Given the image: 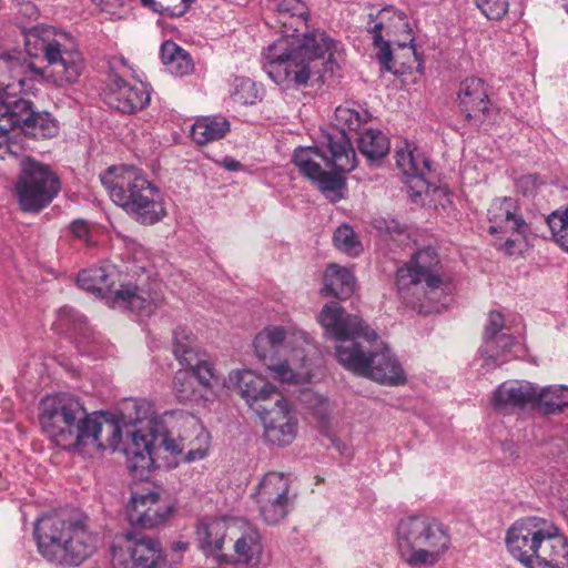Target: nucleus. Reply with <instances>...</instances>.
Listing matches in <instances>:
<instances>
[{
    "mask_svg": "<svg viewBox=\"0 0 568 568\" xmlns=\"http://www.w3.org/2000/svg\"><path fill=\"white\" fill-rule=\"evenodd\" d=\"M307 7L302 0H281L276 21L283 39L268 45L263 53V69L276 84L284 89L306 85L317 75L326 54L332 57L335 42L320 29L310 30Z\"/></svg>",
    "mask_w": 568,
    "mask_h": 568,
    "instance_id": "1",
    "label": "nucleus"
},
{
    "mask_svg": "<svg viewBox=\"0 0 568 568\" xmlns=\"http://www.w3.org/2000/svg\"><path fill=\"white\" fill-rule=\"evenodd\" d=\"M39 423L57 446L83 456L116 448L122 436L119 424L101 414L88 413L81 400L68 393L41 399Z\"/></svg>",
    "mask_w": 568,
    "mask_h": 568,
    "instance_id": "2",
    "label": "nucleus"
},
{
    "mask_svg": "<svg viewBox=\"0 0 568 568\" xmlns=\"http://www.w3.org/2000/svg\"><path fill=\"white\" fill-rule=\"evenodd\" d=\"M26 51L31 57L42 54L48 62L47 69H38L21 54L0 57V85L13 88L14 82L21 91L28 92L31 85L27 74L33 73L54 87L63 88L73 84L83 70V59L79 50L67 48L54 37L51 28H30L24 33Z\"/></svg>",
    "mask_w": 568,
    "mask_h": 568,
    "instance_id": "3",
    "label": "nucleus"
},
{
    "mask_svg": "<svg viewBox=\"0 0 568 568\" xmlns=\"http://www.w3.org/2000/svg\"><path fill=\"white\" fill-rule=\"evenodd\" d=\"M26 51L31 57L42 54L48 62L47 69H38L21 54L0 57V85L13 88L14 82L21 91L28 92L31 85L27 74L33 73L54 87L63 88L73 84L83 70V59L79 50L67 48L54 37L51 28H30L24 33Z\"/></svg>",
    "mask_w": 568,
    "mask_h": 568,
    "instance_id": "4",
    "label": "nucleus"
},
{
    "mask_svg": "<svg viewBox=\"0 0 568 568\" xmlns=\"http://www.w3.org/2000/svg\"><path fill=\"white\" fill-rule=\"evenodd\" d=\"M111 200L135 222L153 225L165 215L164 199L160 189L135 166H111L100 175Z\"/></svg>",
    "mask_w": 568,
    "mask_h": 568,
    "instance_id": "5",
    "label": "nucleus"
},
{
    "mask_svg": "<svg viewBox=\"0 0 568 568\" xmlns=\"http://www.w3.org/2000/svg\"><path fill=\"white\" fill-rule=\"evenodd\" d=\"M34 536L41 556L58 565L79 566L95 549L93 537L80 518L45 515L37 520Z\"/></svg>",
    "mask_w": 568,
    "mask_h": 568,
    "instance_id": "6",
    "label": "nucleus"
},
{
    "mask_svg": "<svg viewBox=\"0 0 568 568\" xmlns=\"http://www.w3.org/2000/svg\"><path fill=\"white\" fill-rule=\"evenodd\" d=\"M397 546L410 567L434 566L449 548L450 536L439 520L410 516L398 523Z\"/></svg>",
    "mask_w": 568,
    "mask_h": 568,
    "instance_id": "7",
    "label": "nucleus"
},
{
    "mask_svg": "<svg viewBox=\"0 0 568 568\" xmlns=\"http://www.w3.org/2000/svg\"><path fill=\"white\" fill-rule=\"evenodd\" d=\"M19 128L34 139H50L58 134L59 125L49 112L36 111L27 99H3L0 97V159L16 156V143L10 132Z\"/></svg>",
    "mask_w": 568,
    "mask_h": 568,
    "instance_id": "8",
    "label": "nucleus"
},
{
    "mask_svg": "<svg viewBox=\"0 0 568 568\" xmlns=\"http://www.w3.org/2000/svg\"><path fill=\"white\" fill-rule=\"evenodd\" d=\"M60 191V178L49 164L30 156L20 161L13 192L22 212L39 213L58 196Z\"/></svg>",
    "mask_w": 568,
    "mask_h": 568,
    "instance_id": "9",
    "label": "nucleus"
},
{
    "mask_svg": "<svg viewBox=\"0 0 568 568\" xmlns=\"http://www.w3.org/2000/svg\"><path fill=\"white\" fill-rule=\"evenodd\" d=\"M439 258L432 246L419 248L410 261L397 271L396 285L405 304L415 308L423 307V300H433V295L443 284L436 273Z\"/></svg>",
    "mask_w": 568,
    "mask_h": 568,
    "instance_id": "10",
    "label": "nucleus"
},
{
    "mask_svg": "<svg viewBox=\"0 0 568 568\" xmlns=\"http://www.w3.org/2000/svg\"><path fill=\"white\" fill-rule=\"evenodd\" d=\"M338 363L347 371L371 378L384 385L397 386L405 384L406 375L388 347L379 351L358 346L342 347Z\"/></svg>",
    "mask_w": 568,
    "mask_h": 568,
    "instance_id": "11",
    "label": "nucleus"
},
{
    "mask_svg": "<svg viewBox=\"0 0 568 568\" xmlns=\"http://www.w3.org/2000/svg\"><path fill=\"white\" fill-rule=\"evenodd\" d=\"M368 32L372 34L374 45L377 48L376 57L382 65V70L394 74L403 73L395 67V60L390 50V44L399 48H406L413 42L412 30L407 16L400 11L383 9L376 16L373 26H368Z\"/></svg>",
    "mask_w": 568,
    "mask_h": 568,
    "instance_id": "12",
    "label": "nucleus"
},
{
    "mask_svg": "<svg viewBox=\"0 0 568 568\" xmlns=\"http://www.w3.org/2000/svg\"><path fill=\"white\" fill-rule=\"evenodd\" d=\"M318 323L325 331V335L338 342L336 358L342 347L358 346L359 338L368 343L375 342L378 335L357 315L348 314L337 302L324 305L317 316Z\"/></svg>",
    "mask_w": 568,
    "mask_h": 568,
    "instance_id": "13",
    "label": "nucleus"
},
{
    "mask_svg": "<svg viewBox=\"0 0 568 568\" xmlns=\"http://www.w3.org/2000/svg\"><path fill=\"white\" fill-rule=\"evenodd\" d=\"M286 331L281 326H268L260 332L253 346L256 357L272 373L273 378L282 383H302L308 379V372H296L288 358L281 359L285 348Z\"/></svg>",
    "mask_w": 568,
    "mask_h": 568,
    "instance_id": "14",
    "label": "nucleus"
},
{
    "mask_svg": "<svg viewBox=\"0 0 568 568\" xmlns=\"http://www.w3.org/2000/svg\"><path fill=\"white\" fill-rule=\"evenodd\" d=\"M111 552L113 561L120 564L129 555L132 568H169L160 544L141 532L125 531L116 535Z\"/></svg>",
    "mask_w": 568,
    "mask_h": 568,
    "instance_id": "15",
    "label": "nucleus"
},
{
    "mask_svg": "<svg viewBox=\"0 0 568 568\" xmlns=\"http://www.w3.org/2000/svg\"><path fill=\"white\" fill-rule=\"evenodd\" d=\"M334 121L336 133L325 136L324 146L332 153V162L339 172H351L355 169L356 162L347 131L356 132L365 118L351 108L338 106L335 110Z\"/></svg>",
    "mask_w": 568,
    "mask_h": 568,
    "instance_id": "16",
    "label": "nucleus"
},
{
    "mask_svg": "<svg viewBox=\"0 0 568 568\" xmlns=\"http://www.w3.org/2000/svg\"><path fill=\"white\" fill-rule=\"evenodd\" d=\"M256 410L264 426V437L270 444L284 447L295 439L298 420L287 399L278 396L271 408L260 405Z\"/></svg>",
    "mask_w": 568,
    "mask_h": 568,
    "instance_id": "17",
    "label": "nucleus"
},
{
    "mask_svg": "<svg viewBox=\"0 0 568 568\" xmlns=\"http://www.w3.org/2000/svg\"><path fill=\"white\" fill-rule=\"evenodd\" d=\"M547 521L538 517H528L516 521L506 534V546L510 555L526 567L531 565V559L539 546V539L544 536Z\"/></svg>",
    "mask_w": 568,
    "mask_h": 568,
    "instance_id": "18",
    "label": "nucleus"
},
{
    "mask_svg": "<svg viewBox=\"0 0 568 568\" xmlns=\"http://www.w3.org/2000/svg\"><path fill=\"white\" fill-rule=\"evenodd\" d=\"M396 163L406 176L407 193L413 201L417 202V199L428 195L430 191L445 193L443 189L433 187L426 180V174L430 172V162L423 153L400 150L396 154Z\"/></svg>",
    "mask_w": 568,
    "mask_h": 568,
    "instance_id": "19",
    "label": "nucleus"
},
{
    "mask_svg": "<svg viewBox=\"0 0 568 568\" xmlns=\"http://www.w3.org/2000/svg\"><path fill=\"white\" fill-rule=\"evenodd\" d=\"M104 101L121 113L133 114L149 104L150 93L142 83L131 84L112 73L104 92Z\"/></svg>",
    "mask_w": 568,
    "mask_h": 568,
    "instance_id": "20",
    "label": "nucleus"
},
{
    "mask_svg": "<svg viewBox=\"0 0 568 568\" xmlns=\"http://www.w3.org/2000/svg\"><path fill=\"white\" fill-rule=\"evenodd\" d=\"M171 510L166 503L161 501L158 493L148 491L141 495L134 494L131 497L126 514L132 526L152 529L163 524Z\"/></svg>",
    "mask_w": 568,
    "mask_h": 568,
    "instance_id": "21",
    "label": "nucleus"
},
{
    "mask_svg": "<svg viewBox=\"0 0 568 568\" xmlns=\"http://www.w3.org/2000/svg\"><path fill=\"white\" fill-rule=\"evenodd\" d=\"M490 234H527L529 226L519 213L517 201L510 196L495 199L487 212Z\"/></svg>",
    "mask_w": 568,
    "mask_h": 568,
    "instance_id": "22",
    "label": "nucleus"
},
{
    "mask_svg": "<svg viewBox=\"0 0 568 568\" xmlns=\"http://www.w3.org/2000/svg\"><path fill=\"white\" fill-rule=\"evenodd\" d=\"M528 568H568V542L559 529L547 523Z\"/></svg>",
    "mask_w": 568,
    "mask_h": 568,
    "instance_id": "23",
    "label": "nucleus"
},
{
    "mask_svg": "<svg viewBox=\"0 0 568 568\" xmlns=\"http://www.w3.org/2000/svg\"><path fill=\"white\" fill-rule=\"evenodd\" d=\"M159 423L151 420L146 427L132 433L131 444L126 456L131 469H150L154 464V453L158 449Z\"/></svg>",
    "mask_w": 568,
    "mask_h": 568,
    "instance_id": "24",
    "label": "nucleus"
},
{
    "mask_svg": "<svg viewBox=\"0 0 568 568\" xmlns=\"http://www.w3.org/2000/svg\"><path fill=\"white\" fill-rule=\"evenodd\" d=\"M230 386L237 389L242 398L252 406L254 403L264 402L277 394L276 388L267 383L262 376L250 369L235 371L229 376Z\"/></svg>",
    "mask_w": 568,
    "mask_h": 568,
    "instance_id": "25",
    "label": "nucleus"
},
{
    "mask_svg": "<svg viewBox=\"0 0 568 568\" xmlns=\"http://www.w3.org/2000/svg\"><path fill=\"white\" fill-rule=\"evenodd\" d=\"M161 301L162 297L158 293L151 294L141 287L124 286L114 290V296L110 305L141 316H149Z\"/></svg>",
    "mask_w": 568,
    "mask_h": 568,
    "instance_id": "26",
    "label": "nucleus"
},
{
    "mask_svg": "<svg viewBox=\"0 0 568 568\" xmlns=\"http://www.w3.org/2000/svg\"><path fill=\"white\" fill-rule=\"evenodd\" d=\"M537 395V388L529 382L507 381L500 384L494 392V406L500 410L515 407H524L532 404Z\"/></svg>",
    "mask_w": 568,
    "mask_h": 568,
    "instance_id": "27",
    "label": "nucleus"
},
{
    "mask_svg": "<svg viewBox=\"0 0 568 568\" xmlns=\"http://www.w3.org/2000/svg\"><path fill=\"white\" fill-rule=\"evenodd\" d=\"M115 280L116 272L112 266L90 267L79 273L78 285L111 303L114 296L112 287Z\"/></svg>",
    "mask_w": 568,
    "mask_h": 568,
    "instance_id": "28",
    "label": "nucleus"
},
{
    "mask_svg": "<svg viewBox=\"0 0 568 568\" xmlns=\"http://www.w3.org/2000/svg\"><path fill=\"white\" fill-rule=\"evenodd\" d=\"M321 162H324L328 168L339 171L332 162L331 152L328 156L318 148L313 146H300L294 151L293 163L298 168L300 173L311 181L314 178H318V173L323 170Z\"/></svg>",
    "mask_w": 568,
    "mask_h": 568,
    "instance_id": "29",
    "label": "nucleus"
},
{
    "mask_svg": "<svg viewBox=\"0 0 568 568\" xmlns=\"http://www.w3.org/2000/svg\"><path fill=\"white\" fill-rule=\"evenodd\" d=\"M226 523L219 518H203L196 526V538L201 549L217 555L223 549Z\"/></svg>",
    "mask_w": 568,
    "mask_h": 568,
    "instance_id": "30",
    "label": "nucleus"
},
{
    "mask_svg": "<svg viewBox=\"0 0 568 568\" xmlns=\"http://www.w3.org/2000/svg\"><path fill=\"white\" fill-rule=\"evenodd\" d=\"M324 295H333L338 298L349 297L355 288V277L353 273L338 264H329L324 274Z\"/></svg>",
    "mask_w": 568,
    "mask_h": 568,
    "instance_id": "31",
    "label": "nucleus"
},
{
    "mask_svg": "<svg viewBox=\"0 0 568 568\" xmlns=\"http://www.w3.org/2000/svg\"><path fill=\"white\" fill-rule=\"evenodd\" d=\"M488 94L484 82L477 78L464 80V108H466V119H481L489 109Z\"/></svg>",
    "mask_w": 568,
    "mask_h": 568,
    "instance_id": "32",
    "label": "nucleus"
},
{
    "mask_svg": "<svg viewBox=\"0 0 568 568\" xmlns=\"http://www.w3.org/2000/svg\"><path fill=\"white\" fill-rule=\"evenodd\" d=\"M230 131V122L221 116H204L197 119L191 128V138L199 144L204 145L217 141Z\"/></svg>",
    "mask_w": 568,
    "mask_h": 568,
    "instance_id": "33",
    "label": "nucleus"
},
{
    "mask_svg": "<svg viewBox=\"0 0 568 568\" xmlns=\"http://www.w3.org/2000/svg\"><path fill=\"white\" fill-rule=\"evenodd\" d=\"M161 60L168 70L178 77L191 73L194 64L191 55L174 41H164L161 45Z\"/></svg>",
    "mask_w": 568,
    "mask_h": 568,
    "instance_id": "34",
    "label": "nucleus"
},
{
    "mask_svg": "<svg viewBox=\"0 0 568 568\" xmlns=\"http://www.w3.org/2000/svg\"><path fill=\"white\" fill-rule=\"evenodd\" d=\"M532 404L546 415L559 414L568 407V387L564 385L544 387L537 390Z\"/></svg>",
    "mask_w": 568,
    "mask_h": 568,
    "instance_id": "35",
    "label": "nucleus"
},
{
    "mask_svg": "<svg viewBox=\"0 0 568 568\" xmlns=\"http://www.w3.org/2000/svg\"><path fill=\"white\" fill-rule=\"evenodd\" d=\"M517 346L516 339L506 333L486 339L483 348L485 354V366L495 367L508 361L509 355L513 354V348Z\"/></svg>",
    "mask_w": 568,
    "mask_h": 568,
    "instance_id": "36",
    "label": "nucleus"
},
{
    "mask_svg": "<svg viewBox=\"0 0 568 568\" xmlns=\"http://www.w3.org/2000/svg\"><path fill=\"white\" fill-rule=\"evenodd\" d=\"M234 551L236 561L255 566L260 561L262 544L260 534L255 529H248L235 540Z\"/></svg>",
    "mask_w": 568,
    "mask_h": 568,
    "instance_id": "37",
    "label": "nucleus"
},
{
    "mask_svg": "<svg viewBox=\"0 0 568 568\" xmlns=\"http://www.w3.org/2000/svg\"><path fill=\"white\" fill-rule=\"evenodd\" d=\"M359 152L371 162H376L387 155L389 142L385 134L376 130H367L358 138Z\"/></svg>",
    "mask_w": 568,
    "mask_h": 568,
    "instance_id": "38",
    "label": "nucleus"
},
{
    "mask_svg": "<svg viewBox=\"0 0 568 568\" xmlns=\"http://www.w3.org/2000/svg\"><path fill=\"white\" fill-rule=\"evenodd\" d=\"M290 486V479L284 473L270 471L257 486L256 500L286 498Z\"/></svg>",
    "mask_w": 568,
    "mask_h": 568,
    "instance_id": "39",
    "label": "nucleus"
},
{
    "mask_svg": "<svg viewBox=\"0 0 568 568\" xmlns=\"http://www.w3.org/2000/svg\"><path fill=\"white\" fill-rule=\"evenodd\" d=\"M173 353L176 359L185 366L193 367V363L200 357L196 338L186 328H178L174 332Z\"/></svg>",
    "mask_w": 568,
    "mask_h": 568,
    "instance_id": "40",
    "label": "nucleus"
},
{
    "mask_svg": "<svg viewBox=\"0 0 568 568\" xmlns=\"http://www.w3.org/2000/svg\"><path fill=\"white\" fill-rule=\"evenodd\" d=\"M173 353L176 359L185 366L193 367V363L200 357L196 338L186 328H178L174 332Z\"/></svg>",
    "mask_w": 568,
    "mask_h": 568,
    "instance_id": "41",
    "label": "nucleus"
},
{
    "mask_svg": "<svg viewBox=\"0 0 568 568\" xmlns=\"http://www.w3.org/2000/svg\"><path fill=\"white\" fill-rule=\"evenodd\" d=\"M55 331L61 334H83L87 328V318L70 306H62L53 323Z\"/></svg>",
    "mask_w": 568,
    "mask_h": 568,
    "instance_id": "42",
    "label": "nucleus"
},
{
    "mask_svg": "<svg viewBox=\"0 0 568 568\" xmlns=\"http://www.w3.org/2000/svg\"><path fill=\"white\" fill-rule=\"evenodd\" d=\"M173 387L176 397L180 400L186 402L203 397L202 392L196 386V376L189 369V367L176 372Z\"/></svg>",
    "mask_w": 568,
    "mask_h": 568,
    "instance_id": "43",
    "label": "nucleus"
},
{
    "mask_svg": "<svg viewBox=\"0 0 568 568\" xmlns=\"http://www.w3.org/2000/svg\"><path fill=\"white\" fill-rule=\"evenodd\" d=\"M333 243L337 250L353 257L359 255L363 251L362 243L348 224H342L335 230Z\"/></svg>",
    "mask_w": 568,
    "mask_h": 568,
    "instance_id": "44",
    "label": "nucleus"
},
{
    "mask_svg": "<svg viewBox=\"0 0 568 568\" xmlns=\"http://www.w3.org/2000/svg\"><path fill=\"white\" fill-rule=\"evenodd\" d=\"M120 414L124 424H136L153 414L152 404L145 399L130 398L122 404Z\"/></svg>",
    "mask_w": 568,
    "mask_h": 568,
    "instance_id": "45",
    "label": "nucleus"
},
{
    "mask_svg": "<svg viewBox=\"0 0 568 568\" xmlns=\"http://www.w3.org/2000/svg\"><path fill=\"white\" fill-rule=\"evenodd\" d=\"M231 97L240 104H254L261 100V90L248 78H235L232 84Z\"/></svg>",
    "mask_w": 568,
    "mask_h": 568,
    "instance_id": "46",
    "label": "nucleus"
},
{
    "mask_svg": "<svg viewBox=\"0 0 568 568\" xmlns=\"http://www.w3.org/2000/svg\"><path fill=\"white\" fill-rule=\"evenodd\" d=\"M290 497L256 500L260 514L266 524H277L287 515Z\"/></svg>",
    "mask_w": 568,
    "mask_h": 568,
    "instance_id": "47",
    "label": "nucleus"
},
{
    "mask_svg": "<svg viewBox=\"0 0 568 568\" xmlns=\"http://www.w3.org/2000/svg\"><path fill=\"white\" fill-rule=\"evenodd\" d=\"M375 229L386 237L397 243L399 246H407L412 241L409 230L399 224L396 220L379 219L375 221Z\"/></svg>",
    "mask_w": 568,
    "mask_h": 568,
    "instance_id": "48",
    "label": "nucleus"
},
{
    "mask_svg": "<svg viewBox=\"0 0 568 568\" xmlns=\"http://www.w3.org/2000/svg\"><path fill=\"white\" fill-rule=\"evenodd\" d=\"M547 224L556 243L568 252V206L564 211H555L547 217Z\"/></svg>",
    "mask_w": 568,
    "mask_h": 568,
    "instance_id": "49",
    "label": "nucleus"
},
{
    "mask_svg": "<svg viewBox=\"0 0 568 568\" xmlns=\"http://www.w3.org/2000/svg\"><path fill=\"white\" fill-rule=\"evenodd\" d=\"M183 425L191 427L195 434L196 440L201 442L199 447L187 449L185 460L194 462L204 458L207 453V434L203 432L199 422L193 416H183Z\"/></svg>",
    "mask_w": 568,
    "mask_h": 568,
    "instance_id": "50",
    "label": "nucleus"
},
{
    "mask_svg": "<svg viewBox=\"0 0 568 568\" xmlns=\"http://www.w3.org/2000/svg\"><path fill=\"white\" fill-rule=\"evenodd\" d=\"M192 1L193 0H151L142 4L161 14L181 17L191 7Z\"/></svg>",
    "mask_w": 568,
    "mask_h": 568,
    "instance_id": "51",
    "label": "nucleus"
},
{
    "mask_svg": "<svg viewBox=\"0 0 568 568\" xmlns=\"http://www.w3.org/2000/svg\"><path fill=\"white\" fill-rule=\"evenodd\" d=\"M187 367L196 376L197 387L200 386L203 389H210L212 387L215 375L212 365L206 359L199 357L193 363V367Z\"/></svg>",
    "mask_w": 568,
    "mask_h": 568,
    "instance_id": "52",
    "label": "nucleus"
},
{
    "mask_svg": "<svg viewBox=\"0 0 568 568\" xmlns=\"http://www.w3.org/2000/svg\"><path fill=\"white\" fill-rule=\"evenodd\" d=\"M474 3L489 20H500L509 7L507 0H474Z\"/></svg>",
    "mask_w": 568,
    "mask_h": 568,
    "instance_id": "53",
    "label": "nucleus"
},
{
    "mask_svg": "<svg viewBox=\"0 0 568 568\" xmlns=\"http://www.w3.org/2000/svg\"><path fill=\"white\" fill-rule=\"evenodd\" d=\"M158 437V448L163 447L166 452L171 454H181L189 446L185 444V436L179 435L178 438H173L171 434L160 423Z\"/></svg>",
    "mask_w": 568,
    "mask_h": 568,
    "instance_id": "54",
    "label": "nucleus"
},
{
    "mask_svg": "<svg viewBox=\"0 0 568 568\" xmlns=\"http://www.w3.org/2000/svg\"><path fill=\"white\" fill-rule=\"evenodd\" d=\"M323 193L339 191L344 185V180L337 175L322 170L318 178L312 180Z\"/></svg>",
    "mask_w": 568,
    "mask_h": 568,
    "instance_id": "55",
    "label": "nucleus"
},
{
    "mask_svg": "<svg viewBox=\"0 0 568 568\" xmlns=\"http://www.w3.org/2000/svg\"><path fill=\"white\" fill-rule=\"evenodd\" d=\"M506 237L505 242L501 243L498 248L509 256L520 255L525 247V241L527 234H501Z\"/></svg>",
    "mask_w": 568,
    "mask_h": 568,
    "instance_id": "56",
    "label": "nucleus"
},
{
    "mask_svg": "<svg viewBox=\"0 0 568 568\" xmlns=\"http://www.w3.org/2000/svg\"><path fill=\"white\" fill-rule=\"evenodd\" d=\"M504 327V317L499 312H490L488 316V324L485 328V341L491 339L501 334Z\"/></svg>",
    "mask_w": 568,
    "mask_h": 568,
    "instance_id": "57",
    "label": "nucleus"
},
{
    "mask_svg": "<svg viewBox=\"0 0 568 568\" xmlns=\"http://www.w3.org/2000/svg\"><path fill=\"white\" fill-rule=\"evenodd\" d=\"M70 231L75 239L87 244L90 243V226L87 221L81 219L73 221L70 225Z\"/></svg>",
    "mask_w": 568,
    "mask_h": 568,
    "instance_id": "58",
    "label": "nucleus"
},
{
    "mask_svg": "<svg viewBox=\"0 0 568 568\" xmlns=\"http://www.w3.org/2000/svg\"><path fill=\"white\" fill-rule=\"evenodd\" d=\"M19 13L28 19H36L39 14L37 7L30 1L20 4Z\"/></svg>",
    "mask_w": 568,
    "mask_h": 568,
    "instance_id": "59",
    "label": "nucleus"
},
{
    "mask_svg": "<svg viewBox=\"0 0 568 568\" xmlns=\"http://www.w3.org/2000/svg\"><path fill=\"white\" fill-rule=\"evenodd\" d=\"M223 166L231 172H235L241 168V163L234 159H225Z\"/></svg>",
    "mask_w": 568,
    "mask_h": 568,
    "instance_id": "60",
    "label": "nucleus"
},
{
    "mask_svg": "<svg viewBox=\"0 0 568 568\" xmlns=\"http://www.w3.org/2000/svg\"><path fill=\"white\" fill-rule=\"evenodd\" d=\"M332 442H333L334 447H335L336 449H338V450L343 454V453H344V449H345V446H343V447H342L341 443H339V442H337V440H335V439H333Z\"/></svg>",
    "mask_w": 568,
    "mask_h": 568,
    "instance_id": "61",
    "label": "nucleus"
},
{
    "mask_svg": "<svg viewBox=\"0 0 568 568\" xmlns=\"http://www.w3.org/2000/svg\"><path fill=\"white\" fill-rule=\"evenodd\" d=\"M564 513L568 517V503L565 505Z\"/></svg>",
    "mask_w": 568,
    "mask_h": 568,
    "instance_id": "62",
    "label": "nucleus"
},
{
    "mask_svg": "<svg viewBox=\"0 0 568 568\" xmlns=\"http://www.w3.org/2000/svg\"><path fill=\"white\" fill-rule=\"evenodd\" d=\"M151 0H141L142 3H148L150 2Z\"/></svg>",
    "mask_w": 568,
    "mask_h": 568,
    "instance_id": "63",
    "label": "nucleus"
}]
</instances>
